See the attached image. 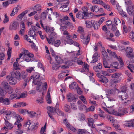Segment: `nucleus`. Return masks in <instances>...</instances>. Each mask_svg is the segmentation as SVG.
<instances>
[{
	"instance_id": "nucleus-44",
	"label": "nucleus",
	"mask_w": 134,
	"mask_h": 134,
	"mask_svg": "<svg viewBox=\"0 0 134 134\" xmlns=\"http://www.w3.org/2000/svg\"><path fill=\"white\" fill-rule=\"evenodd\" d=\"M47 103L49 104H51L52 103L51 98L50 94L49 93H47Z\"/></svg>"
},
{
	"instance_id": "nucleus-18",
	"label": "nucleus",
	"mask_w": 134,
	"mask_h": 134,
	"mask_svg": "<svg viewBox=\"0 0 134 134\" xmlns=\"http://www.w3.org/2000/svg\"><path fill=\"white\" fill-rule=\"evenodd\" d=\"M86 27L89 28H91L93 26V24L94 23V21L93 20H86L85 21Z\"/></svg>"
},
{
	"instance_id": "nucleus-30",
	"label": "nucleus",
	"mask_w": 134,
	"mask_h": 134,
	"mask_svg": "<svg viewBox=\"0 0 134 134\" xmlns=\"http://www.w3.org/2000/svg\"><path fill=\"white\" fill-rule=\"evenodd\" d=\"M31 121L30 120H29L24 124V126L25 127L28 128L29 129H32V128L30 127V125H31Z\"/></svg>"
},
{
	"instance_id": "nucleus-33",
	"label": "nucleus",
	"mask_w": 134,
	"mask_h": 134,
	"mask_svg": "<svg viewBox=\"0 0 134 134\" xmlns=\"http://www.w3.org/2000/svg\"><path fill=\"white\" fill-rule=\"evenodd\" d=\"M91 10L92 12H97L99 11L98 7V6L94 5L93 6L91 7Z\"/></svg>"
},
{
	"instance_id": "nucleus-55",
	"label": "nucleus",
	"mask_w": 134,
	"mask_h": 134,
	"mask_svg": "<svg viewBox=\"0 0 134 134\" xmlns=\"http://www.w3.org/2000/svg\"><path fill=\"white\" fill-rule=\"evenodd\" d=\"M51 37L54 38L55 39H56L57 37V34L54 32H51L50 36Z\"/></svg>"
},
{
	"instance_id": "nucleus-57",
	"label": "nucleus",
	"mask_w": 134,
	"mask_h": 134,
	"mask_svg": "<svg viewBox=\"0 0 134 134\" xmlns=\"http://www.w3.org/2000/svg\"><path fill=\"white\" fill-rule=\"evenodd\" d=\"M114 21L116 25L121 23L120 20L117 18H115L114 19Z\"/></svg>"
},
{
	"instance_id": "nucleus-58",
	"label": "nucleus",
	"mask_w": 134,
	"mask_h": 134,
	"mask_svg": "<svg viewBox=\"0 0 134 134\" xmlns=\"http://www.w3.org/2000/svg\"><path fill=\"white\" fill-rule=\"evenodd\" d=\"M46 13L45 12H43L41 14V18L42 19H44L46 18Z\"/></svg>"
},
{
	"instance_id": "nucleus-39",
	"label": "nucleus",
	"mask_w": 134,
	"mask_h": 134,
	"mask_svg": "<svg viewBox=\"0 0 134 134\" xmlns=\"http://www.w3.org/2000/svg\"><path fill=\"white\" fill-rule=\"evenodd\" d=\"M42 84V82H40V83L36 84L37 85L36 87V90L38 92H40L42 91V89L41 88V86Z\"/></svg>"
},
{
	"instance_id": "nucleus-2",
	"label": "nucleus",
	"mask_w": 134,
	"mask_h": 134,
	"mask_svg": "<svg viewBox=\"0 0 134 134\" xmlns=\"http://www.w3.org/2000/svg\"><path fill=\"white\" fill-rule=\"evenodd\" d=\"M5 94L6 93L4 90L0 87V94L1 96V97L0 96V102H2L5 105H9L10 103L9 99L7 98L3 99L2 98Z\"/></svg>"
},
{
	"instance_id": "nucleus-17",
	"label": "nucleus",
	"mask_w": 134,
	"mask_h": 134,
	"mask_svg": "<svg viewBox=\"0 0 134 134\" xmlns=\"http://www.w3.org/2000/svg\"><path fill=\"white\" fill-rule=\"evenodd\" d=\"M67 99L68 101L69 102H76V98L74 95L71 93L68 94L67 96Z\"/></svg>"
},
{
	"instance_id": "nucleus-19",
	"label": "nucleus",
	"mask_w": 134,
	"mask_h": 134,
	"mask_svg": "<svg viewBox=\"0 0 134 134\" xmlns=\"http://www.w3.org/2000/svg\"><path fill=\"white\" fill-rule=\"evenodd\" d=\"M16 115L15 112L9 111H8L7 114H6L5 117L6 118V119H9L10 118L11 116L14 117L15 116L16 117Z\"/></svg>"
},
{
	"instance_id": "nucleus-7",
	"label": "nucleus",
	"mask_w": 134,
	"mask_h": 134,
	"mask_svg": "<svg viewBox=\"0 0 134 134\" xmlns=\"http://www.w3.org/2000/svg\"><path fill=\"white\" fill-rule=\"evenodd\" d=\"M19 26L18 22L16 21H14L12 22L9 27L10 30H16Z\"/></svg>"
},
{
	"instance_id": "nucleus-56",
	"label": "nucleus",
	"mask_w": 134,
	"mask_h": 134,
	"mask_svg": "<svg viewBox=\"0 0 134 134\" xmlns=\"http://www.w3.org/2000/svg\"><path fill=\"white\" fill-rule=\"evenodd\" d=\"M2 85L3 86L5 89L9 86V85H8V83L5 81L3 82L2 83Z\"/></svg>"
},
{
	"instance_id": "nucleus-38",
	"label": "nucleus",
	"mask_w": 134,
	"mask_h": 134,
	"mask_svg": "<svg viewBox=\"0 0 134 134\" xmlns=\"http://www.w3.org/2000/svg\"><path fill=\"white\" fill-rule=\"evenodd\" d=\"M121 75V74L120 73L116 72L112 75L111 77L112 78L118 79L120 77Z\"/></svg>"
},
{
	"instance_id": "nucleus-53",
	"label": "nucleus",
	"mask_w": 134,
	"mask_h": 134,
	"mask_svg": "<svg viewBox=\"0 0 134 134\" xmlns=\"http://www.w3.org/2000/svg\"><path fill=\"white\" fill-rule=\"evenodd\" d=\"M18 96L15 93L11 94L9 97V99H10L12 100L16 97Z\"/></svg>"
},
{
	"instance_id": "nucleus-40",
	"label": "nucleus",
	"mask_w": 134,
	"mask_h": 134,
	"mask_svg": "<svg viewBox=\"0 0 134 134\" xmlns=\"http://www.w3.org/2000/svg\"><path fill=\"white\" fill-rule=\"evenodd\" d=\"M64 109L65 111L66 112H68L70 110V107L69 105L67 104H65L64 105Z\"/></svg>"
},
{
	"instance_id": "nucleus-46",
	"label": "nucleus",
	"mask_w": 134,
	"mask_h": 134,
	"mask_svg": "<svg viewBox=\"0 0 134 134\" xmlns=\"http://www.w3.org/2000/svg\"><path fill=\"white\" fill-rule=\"evenodd\" d=\"M79 98L85 104H87V102L85 98L83 95L80 96L79 97Z\"/></svg>"
},
{
	"instance_id": "nucleus-31",
	"label": "nucleus",
	"mask_w": 134,
	"mask_h": 134,
	"mask_svg": "<svg viewBox=\"0 0 134 134\" xmlns=\"http://www.w3.org/2000/svg\"><path fill=\"white\" fill-rule=\"evenodd\" d=\"M78 119L80 121H82L85 120V117L82 114H79L78 116Z\"/></svg>"
},
{
	"instance_id": "nucleus-11",
	"label": "nucleus",
	"mask_w": 134,
	"mask_h": 134,
	"mask_svg": "<svg viewBox=\"0 0 134 134\" xmlns=\"http://www.w3.org/2000/svg\"><path fill=\"white\" fill-rule=\"evenodd\" d=\"M10 84L12 85H15L16 83V79L14 76H8L6 77Z\"/></svg>"
},
{
	"instance_id": "nucleus-34",
	"label": "nucleus",
	"mask_w": 134,
	"mask_h": 134,
	"mask_svg": "<svg viewBox=\"0 0 134 134\" xmlns=\"http://www.w3.org/2000/svg\"><path fill=\"white\" fill-rule=\"evenodd\" d=\"M99 81L103 83H104L107 82L108 81V79L104 76H102L100 77V79Z\"/></svg>"
},
{
	"instance_id": "nucleus-8",
	"label": "nucleus",
	"mask_w": 134,
	"mask_h": 134,
	"mask_svg": "<svg viewBox=\"0 0 134 134\" xmlns=\"http://www.w3.org/2000/svg\"><path fill=\"white\" fill-rule=\"evenodd\" d=\"M63 123L67 128L72 131L75 132L76 131V129L70 125L66 119H65L63 120Z\"/></svg>"
},
{
	"instance_id": "nucleus-16",
	"label": "nucleus",
	"mask_w": 134,
	"mask_h": 134,
	"mask_svg": "<svg viewBox=\"0 0 134 134\" xmlns=\"http://www.w3.org/2000/svg\"><path fill=\"white\" fill-rule=\"evenodd\" d=\"M67 36L65 38L64 40V43L66 44V43L69 44L70 45L73 44V41L71 37V36L69 35L68 34V35H66Z\"/></svg>"
},
{
	"instance_id": "nucleus-3",
	"label": "nucleus",
	"mask_w": 134,
	"mask_h": 134,
	"mask_svg": "<svg viewBox=\"0 0 134 134\" xmlns=\"http://www.w3.org/2000/svg\"><path fill=\"white\" fill-rule=\"evenodd\" d=\"M90 14L91 15V14L93 15L92 13H90L85 12V14H84V13L80 11L76 14V16L77 18H78L80 19H86L87 18L89 17V15Z\"/></svg>"
},
{
	"instance_id": "nucleus-21",
	"label": "nucleus",
	"mask_w": 134,
	"mask_h": 134,
	"mask_svg": "<svg viewBox=\"0 0 134 134\" xmlns=\"http://www.w3.org/2000/svg\"><path fill=\"white\" fill-rule=\"evenodd\" d=\"M47 109L48 110L47 112L48 113L49 112L50 114L54 115L55 113H56V109L53 107L48 106L47 107Z\"/></svg>"
},
{
	"instance_id": "nucleus-29",
	"label": "nucleus",
	"mask_w": 134,
	"mask_h": 134,
	"mask_svg": "<svg viewBox=\"0 0 134 134\" xmlns=\"http://www.w3.org/2000/svg\"><path fill=\"white\" fill-rule=\"evenodd\" d=\"M100 25L97 21H94L93 25L94 29L95 30H97L100 27Z\"/></svg>"
},
{
	"instance_id": "nucleus-23",
	"label": "nucleus",
	"mask_w": 134,
	"mask_h": 134,
	"mask_svg": "<svg viewBox=\"0 0 134 134\" xmlns=\"http://www.w3.org/2000/svg\"><path fill=\"white\" fill-rule=\"evenodd\" d=\"M125 125L127 127H132L134 126V119L128 121L125 124Z\"/></svg>"
},
{
	"instance_id": "nucleus-27",
	"label": "nucleus",
	"mask_w": 134,
	"mask_h": 134,
	"mask_svg": "<svg viewBox=\"0 0 134 134\" xmlns=\"http://www.w3.org/2000/svg\"><path fill=\"white\" fill-rule=\"evenodd\" d=\"M46 39L48 43L49 44H53V43L55 39L53 38L50 36H49L48 38L46 37Z\"/></svg>"
},
{
	"instance_id": "nucleus-59",
	"label": "nucleus",
	"mask_w": 134,
	"mask_h": 134,
	"mask_svg": "<svg viewBox=\"0 0 134 134\" xmlns=\"http://www.w3.org/2000/svg\"><path fill=\"white\" fill-rule=\"evenodd\" d=\"M94 108L95 107L94 106H91L89 107L88 109L86 110V111H93L94 110Z\"/></svg>"
},
{
	"instance_id": "nucleus-15",
	"label": "nucleus",
	"mask_w": 134,
	"mask_h": 134,
	"mask_svg": "<svg viewBox=\"0 0 134 134\" xmlns=\"http://www.w3.org/2000/svg\"><path fill=\"white\" fill-rule=\"evenodd\" d=\"M87 120L88 121L87 124L88 126L92 128H95V125L94 124V119L91 118H88L87 119Z\"/></svg>"
},
{
	"instance_id": "nucleus-61",
	"label": "nucleus",
	"mask_w": 134,
	"mask_h": 134,
	"mask_svg": "<svg viewBox=\"0 0 134 134\" xmlns=\"http://www.w3.org/2000/svg\"><path fill=\"white\" fill-rule=\"evenodd\" d=\"M63 63L66 64H70V63L71 62V61H68L67 59L66 58L63 60Z\"/></svg>"
},
{
	"instance_id": "nucleus-63",
	"label": "nucleus",
	"mask_w": 134,
	"mask_h": 134,
	"mask_svg": "<svg viewBox=\"0 0 134 134\" xmlns=\"http://www.w3.org/2000/svg\"><path fill=\"white\" fill-rule=\"evenodd\" d=\"M125 74L127 75L131 79L132 78V76L131 73L128 70H126L125 72Z\"/></svg>"
},
{
	"instance_id": "nucleus-6",
	"label": "nucleus",
	"mask_w": 134,
	"mask_h": 134,
	"mask_svg": "<svg viewBox=\"0 0 134 134\" xmlns=\"http://www.w3.org/2000/svg\"><path fill=\"white\" fill-rule=\"evenodd\" d=\"M57 1L58 2L66 1L65 2L62 3V6L60 8H63V9H62L63 11L64 12L67 11L69 10V8H67L68 5L69 3L68 0H58Z\"/></svg>"
},
{
	"instance_id": "nucleus-47",
	"label": "nucleus",
	"mask_w": 134,
	"mask_h": 134,
	"mask_svg": "<svg viewBox=\"0 0 134 134\" xmlns=\"http://www.w3.org/2000/svg\"><path fill=\"white\" fill-rule=\"evenodd\" d=\"M103 6L104 8L106 9L108 11H110L111 10V8H110V5L108 4H106L105 3Z\"/></svg>"
},
{
	"instance_id": "nucleus-49",
	"label": "nucleus",
	"mask_w": 134,
	"mask_h": 134,
	"mask_svg": "<svg viewBox=\"0 0 134 134\" xmlns=\"http://www.w3.org/2000/svg\"><path fill=\"white\" fill-rule=\"evenodd\" d=\"M13 66L14 67V69L16 70L20 69L19 68V65L17 62H14L13 64Z\"/></svg>"
},
{
	"instance_id": "nucleus-22",
	"label": "nucleus",
	"mask_w": 134,
	"mask_h": 134,
	"mask_svg": "<svg viewBox=\"0 0 134 134\" xmlns=\"http://www.w3.org/2000/svg\"><path fill=\"white\" fill-rule=\"evenodd\" d=\"M62 25H60V30L61 31H63V34L64 35H68L69 33L66 31L67 28L66 26L65 25L64 26H61Z\"/></svg>"
},
{
	"instance_id": "nucleus-26",
	"label": "nucleus",
	"mask_w": 134,
	"mask_h": 134,
	"mask_svg": "<svg viewBox=\"0 0 134 134\" xmlns=\"http://www.w3.org/2000/svg\"><path fill=\"white\" fill-rule=\"evenodd\" d=\"M25 104V103L24 102L18 103L14 105L13 107L15 108L23 107L26 106Z\"/></svg>"
},
{
	"instance_id": "nucleus-50",
	"label": "nucleus",
	"mask_w": 134,
	"mask_h": 134,
	"mask_svg": "<svg viewBox=\"0 0 134 134\" xmlns=\"http://www.w3.org/2000/svg\"><path fill=\"white\" fill-rule=\"evenodd\" d=\"M103 64L105 68H110V67L107 66L108 64L106 58H103Z\"/></svg>"
},
{
	"instance_id": "nucleus-37",
	"label": "nucleus",
	"mask_w": 134,
	"mask_h": 134,
	"mask_svg": "<svg viewBox=\"0 0 134 134\" xmlns=\"http://www.w3.org/2000/svg\"><path fill=\"white\" fill-rule=\"evenodd\" d=\"M119 65V63L117 62H114L110 65V66L111 67H114L115 69H118V68Z\"/></svg>"
},
{
	"instance_id": "nucleus-20",
	"label": "nucleus",
	"mask_w": 134,
	"mask_h": 134,
	"mask_svg": "<svg viewBox=\"0 0 134 134\" xmlns=\"http://www.w3.org/2000/svg\"><path fill=\"white\" fill-rule=\"evenodd\" d=\"M121 94L119 96V99H121L122 100H124L128 98V96L126 92H121Z\"/></svg>"
},
{
	"instance_id": "nucleus-41",
	"label": "nucleus",
	"mask_w": 134,
	"mask_h": 134,
	"mask_svg": "<svg viewBox=\"0 0 134 134\" xmlns=\"http://www.w3.org/2000/svg\"><path fill=\"white\" fill-rule=\"evenodd\" d=\"M78 86L77 83L75 82H73L69 85L70 88L72 89L76 88Z\"/></svg>"
},
{
	"instance_id": "nucleus-54",
	"label": "nucleus",
	"mask_w": 134,
	"mask_h": 134,
	"mask_svg": "<svg viewBox=\"0 0 134 134\" xmlns=\"http://www.w3.org/2000/svg\"><path fill=\"white\" fill-rule=\"evenodd\" d=\"M116 91H118V93H119V90L118 89H111L109 92V93L110 94H114L115 93Z\"/></svg>"
},
{
	"instance_id": "nucleus-13",
	"label": "nucleus",
	"mask_w": 134,
	"mask_h": 134,
	"mask_svg": "<svg viewBox=\"0 0 134 134\" xmlns=\"http://www.w3.org/2000/svg\"><path fill=\"white\" fill-rule=\"evenodd\" d=\"M27 72H22L21 73L20 77L24 79L25 82H29L31 80L30 77H27Z\"/></svg>"
},
{
	"instance_id": "nucleus-62",
	"label": "nucleus",
	"mask_w": 134,
	"mask_h": 134,
	"mask_svg": "<svg viewBox=\"0 0 134 134\" xmlns=\"http://www.w3.org/2000/svg\"><path fill=\"white\" fill-rule=\"evenodd\" d=\"M85 132L84 129H79L78 131V134H86Z\"/></svg>"
},
{
	"instance_id": "nucleus-9",
	"label": "nucleus",
	"mask_w": 134,
	"mask_h": 134,
	"mask_svg": "<svg viewBox=\"0 0 134 134\" xmlns=\"http://www.w3.org/2000/svg\"><path fill=\"white\" fill-rule=\"evenodd\" d=\"M126 56L127 57L130 58L131 56H134L133 50L131 47H127L126 49Z\"/></svg>"
},
{
	"instance_id": "nucleus-4",
	"label": "nucleus",
	"mask_w": 134,
	"mask_h": 134,
	"mask_svg": "<svg viewBox=\"0 0 134 134\" xmlns=\"http://www.w3.org/2000/svg\"><path fill=\"white\" fill-rule=\"evenodd\" d=\"M32 79H33L32 82L35 85L40 83V82H42L41 81L40 75L37 72L35 73L31 77V80Z\"/></svg>"
},
{
	"instance_id": "nucleus-12",
	"label": "nucleus",
	"mask_w": 134,
	"mask_h": 134,
	"mask_svg": "<svg viewBox=\"0 0 134 134\" xmlns=\"http://www.w3.org/2000/svg\"><path fill=\"white\" fill-rule=\"evenodd\" d=\"M127 113L128 111L126 109L120 107L116 114L118 116H121Z\"/></svg>"
},
{
	"instance_id": "nucleus-52",
	"label": "nucleus",
	"mask_w": 134,
	"mask_h": 134,
	"mask_svg": "<svg viewBox=\"0 0 134 134\" xmlns=\"http://www.w3.org/2000/svg\"><path fill=\"white\" fill-rule=\"evenodd\" d=\"M90 37H87V38L83 40V42L84 44L87 45L89 42L90 41Z\"/></svg>"
},
{
	"instance_id": "nucleus-64",
	"label": "nucleus",
	"mask_w": 134,
	"mask_h": 134,
	"mask_svg": "<svg viewBox=\"0 0 134 134\" xmlns=\"http://www.w3.org/2000/svg\"><path fill=\"white\" fill-rule=\"evenodd\" d=\"M71 107V108L74 110H75L77 109V107L76 105L74 103H71L70 104Z\"/></svg>"
},
{
	"instance_id": "nucleus-28",
	"label": "nucleus",
	"mask_w": 134,
	"mask_h": 134,
	"mask_svg": "<svg viewBox=\"0 0 134 134\" xmlns=\"http://www.w3.org/2000/svg\"><path fill=\"white\" fill-rule=\"evenodd\" d=\"M5 92L9 94L12 93L13 92V88L10 86H8L5 88Z\"/></svg>"
},
{
	"instance_id": "nucleus-42",
	"label": "nucleus",
	"mask_w": 134,
	"mask_h": 134,
	"mask_svg": "<svg viewBox=\"0 0 134 134\" xmlns=\"http://www.w3.org/2000/svg\"><path fill=\"white\" fill-rule=\"evenodd\" d=\"M127 11L128 13L130 15H132L133 10L131 6H129L127 8Z\"/></svg>"
},
{
	"instance_id": "nucleus-5",
	"label": "nucleus",
	"mask_w": 134,
	"mask_h": 134,
	"mask_svg": "<svg viewBox=\"0 0 134 134\" xmlns=\"http://www.w3.org/2000/svg\"><path fill=\"white\" fill-rule=\"evenodd\" d=\"M31 28L29 29L28 32V34L30 37H32L33 39L36 40L35 37L36 35L35 31L37 30V28L34 26H31Z\"/></svg>"
},
{
	"instance_id": "nucleus-51",
	"label": "nucleus",
	"mask_w": 134,
	"mask_h": 134,
	"mask_svg": "<svg viewBox=\"0 0 134 134\" xmlns=\"http://www.w3.org/2000/svg\"><path fill=\"white\" fill-rule=\"evenodd\" d=\"M95 3L98 4L102 5V6L105 3V2H103L102 0H95Z\"/></svg>"
},
{
	"instance_id": "nucleus-48",
	"label": "nucleus",
	"mask_w": 134,
	"mask_h": 134,
	"mask_svg": "<svg viewBox=\"0 0 134 134\" xmlns=\"http://www.w3.org/2000/svg\"><path fill=\"white\" fill-rule=\"evenodd\" d=\"M118 82V80L114 79H111L110 81V83L112 85H115Z\"/></svg>"
},
{
	"instance_id": "nucleus-1",
	"label": "nucleus",
	"mask_w": 134,
	"mask_h": 134,
	"mask_svg": "<svg viewBox=\"0 0 134 134\" xmlns=\"http://www.w3.org/2000/svg\"><path fill=\"white\" fill-rule=\"evenodd\" d=\"M16 121L15 123L14 124L17 125L18 128L17 131L16 132V134H21L23 133V131L21 130V127H22V125L20 123L21 121V118L20 115H17L16 116Z\"/></svg>"
},
{
	"instance_id": "nucleus-43",
	"label": "nucleus",
	"mask_w": 134,
	"mask_h": 134,
	"mask_svg": "<svg viewBox=\"0 0 134 134\" xmlns=\"http://www.w3.org/2000/svg\"><path fill=\"white\" fill-rule=\"evenodd\" d=\"M129 37L131 40L134 42V32L133 31L130 32Z\"/></svg>"
},
{
	"instance_id": "nucleus-14",
	"label": "nucleus",
	"mask_w": 134,
	"mask_h": 134,
	"mask_svg": "<svg viewBox=\"0 0 134 134\" xmlns=\"http://www.w3.org/2000/svg\"><path fill=\"white\" fill-rule=\"evenodd\" d=\"M4 120L5 121L4 124L5 125V126H4L3 128L2 129L4 130L5 129H12L13 127V125L11 123H10L8 121V120L9 119H6V118H4Z\"/></svg>"
},
{
	"instance_id": "nucleus-60",
	"label": "nucleus",
	"mask_w": 134,
	"mask_h": 134,
	"mask_svg": "<svg viewBox=\"0 0 134 134\" xmlns=\"http://www.w3.org/2000/svg\"><path fill=\"white\" fill-rule=\"evenodd\" d=\"M4 16L5 18L3 21V23H6L8 22L9 21V18L8 16L6 14H5Z\"/></svg>"
},
{
	"instance_id": "nucleus-36",
	"label": "nucleus",
	"mask_w": 134,
	"mask_h": 134,
	"mask_svg": "<svg viewBox=\"0 0 134 134\" xmlns=\"http://www.w3.org/2000/svg\"><path fill=\"white\" fill-rule=\"evenodd\" d=\"M52 69L54 70H57L59 69V68L60 66V65L57 64L55 63H53L52 65Z\"/></svg>"
},
{
	"instance_id": "nucleus-45",
	"label": "nucleus",
	"mask_w": 134,
	"mask_h": 134,
	"mask_svg": "<svg viewBox=\"0 0 134 134\" xmlns=\"http://www.w3.org/2000/svg\"><path fill=\"white\" fill-rule=\"evenodd\" d=\"M60 41L59 40H57L54 41L53 44L55 47H58L60 44Z\"/></svg>"
},
{
	"instance_id": "nucleus-10",
	"label": "nucleus",
	"mask_w": 134,
	"mask_h": 134,
	"mask_svg": "<svg viewBox=\"0 0 134 134\" xmlns=\"http://www.w3.org/2000/svg\"><path fill=\"white\" fill-rule=\"evenodd\" d=\"M34 57V55L32 54L29 53L27 54H24L23 56V59L27 62L30 61L32 62V60L31 59V58Z\"/></svg>"
},
{
	"instance_id": "nucleus-25",
	"label": "nucleus",
	"mask_w": 134,
	"mask_h": 134,
	"mask_svg": "<svg viewBox=\"0 0 134 134\" xmlns=\"http://www.w3.org/2000/svg\"><path fill=\"white\" fill-rule=\"evenodd\" d=\"M55 58L57 63L58 64L60 65L63 63V60L60 57L56 55L55 57Z\"/></svg>"
},
{
	"instance_id": "nucleus-35",
	"label": "nucleus",
	"mask_w": 134,
	"mask_h": 134,
	"mask_svg": "<svg viewBox=\"0 0 134 134\" xmlns=\"http://www.w3.org/2000/svg\"><path fill=\"white\" fill-rule=\"evenodd\" d=\"M28 12V10H26L20 14L18 16V18L19 19H22L23 17Z\"/></svg>"
},
{
	"instance_id": "nucleus-24",
	"label": "nucleus",
	"mask_w": 134,
	"mask_h": 134,
	"mask_svg": "<svg viewBox=\"0 0 134 134\" xmlns=\"http://www.w3.org/2000/svg\"><path fill=\"white\" fill-rule=\"evenodd\" d=\"M12 76H14L16 79L18 80H20V72L19 71H16L13 73L11 75Z\"/></svg>"
},
{
	"instance_id": "nucleus-32",
	"label": "nucleus",
	"mask_w": 134,
	"mask_h": 134,
	"mask_svg": "<svg viewBox=\"0 0 134 134\" xmlns=\"http://www.w3.org/2000/svg\"><path fill=\"white\" fill-rule=\"evenodd\" d=\"M33 9L35 11L38 12L39 13L41 12V6L39 4H37L35 6Z\"/></svg>"
}]
</instances>
